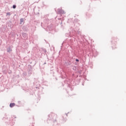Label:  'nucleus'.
Returning <instances> with one entry per match:
<instances>
[{"label": "nucleus", "instance_id": "nucleus-4", "mask_svg": "<svg viewBox=\"0 0 126 126\" xmlns=\"http://www.w3.org/2000/svg\"><path fill=\"white\" fill-rule=\"evenodd\" d=\"M6 15H10V13L9 12L7 13Z\"/></svg>", "mask_w": 126, "mask_h": 126}, {"label": "nucleus", "instance_id": "nucleus-2", "mask_svg": "<svg viewBox=\"0 0 126 126\" xmlns=\"http://www.w3.org/2000/svg\"><path fill=\"white\" fill-rule=\"evenodd\" d=\"M24 20H23V19H20V24H22V23H23Z\"/></svg>", "mask_w": 126, "mask_h": 126}, {"label": "nucleus", "instance_id": "nucleus-5", "mask_svg": "<svg viewBox=\"0 0 126 126\" xmlns=\"http://www.w3.org/2000/svg\"><path fill=\"white\" fill-rule=\"evenodd\" d=\"M76 62H79V60L78 59H76Z\"/></svg>", "mask_w": 126, "mask_h": 126}, {"label": "nucleus", "instance_id": "nucleus-3", "mask_svg": "<svg viewBox=\"0 0 126 126\" xmlns=\"http://www.w3.org/2000/svg\"><path fill=\"white\" fill-rule=\"evenodd\" d=\"M13 8H14V9L16 8V5H13Z\"/></svg>", "mask_w": 126, "mask_h": 126}, {"label": "nucleus", "instance_id": "nucleus-1", "mask_svg": "<svg viewBox=\"0 0 126 126\" xmlns=\"http://www.w3.org/2000/svg\"><path fill=\"white\" fill-rule=\"evenodd\" d=\"M14 106H15V103H14L10 104V107L11 108H13V107H14Z\"/></svg>", "mask_w": 126, "mask_h": 126}]
</instances>
